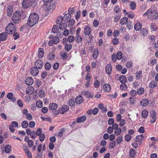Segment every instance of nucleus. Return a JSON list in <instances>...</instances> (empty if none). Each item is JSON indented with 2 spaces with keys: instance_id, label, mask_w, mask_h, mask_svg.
Instances as JSON below:
<instances>
[{
  "instance_id": "nucleus-1",
  "label": "nucleus",
  "mask_w": 158,
  "mask_h": 158,
  "mask_svg": "<svg viewBox=\"0 0 158 158\" xmlns=\"http://www.w3.org/2000/svg\"><path fill=\"white\" fill-rule=\"evenodd\" d=\"M39 19V17L37 14L35 13L31 14L27 22V25L31 27H33L37 23Z\"/></svg>"
},
{
  "instance_id": "nucleus-2",
  "label": "nucleus",
  "mask_w": 158,
  "mask_h": 158,
  "mask_svg": "<svg viewBox=\"0 0 158 158\" xmlns=\"http://www.w3.org/2000/svg\"><path fill=\"white\" fill-rule=\"evenodd\" d=\"M147 15L148 17L152 19H156L158 18V14L157 12L155 10L148 9L143 14L144 15Z\"/></svg>"
},
{
  "instance_id": "nucleus-3",
  "label": "nucleus",
  "mask_w": 158,
  "mask_h": 158,
  "mask_svg": "<svg viewBox=\"0 0 158 158\" xmlns=\"http://www.w3.org/2000/svg\"><path fill=\"white\" fill-rule=\"evenodd\" d=\"M5 30L7 34L10 35L14 33L16 31V28L13 23H10L6 27Z\"/></svg>"
},
{
  "instance_id": "nucleus-4",
  "label": "nucleus",
  "mask_w": 158,
  "mask_h": 158,
  "mask_svg": "<svg viewBox=\"0 0 158 158\" xmlns=\"http://www.w3.org/2000/svg\"><path fill=\"white\" fill-rule=\"evenodd\" d=\"M21 18V15L20 11H16L14 13L12 17V20L15 23H19Z\"/></svg>"
},
{
  "instance_id": "nucleus-5",
  "label": "nucleus",
  "mask_w": 158,
  "mask_h": 158,
  "mask_svg": "<svg viewBox=\"0 0 158 158\" xmlns=\"http://www.w3.org/2000/svg\"><path fill=\"white\" fill-rule=\"evenodd\" d=\"M35 0H23L22 6L24 8H28L34 2Z\"/></svg>"
},
{
  "instance_id": "nucleus-6",
  "label": "nucleus",
  "mask_w": 158,
  "mask_h": 158,
  "mask_svg": "<svg viewBox=\"0 0 158 158\" xmlns=\"http://www.w3.org/2000/svg\"><path fill=\"white\" fill-rule=\"evenodd\" d=\"M59 42V39L57 36H54L52 40L49 41L48 44L49 45L52 46L53 44H57Z\"/></svg>"
},
{
  "instance_id": "nucleus-7",
  "label": "nucleus",
  "mask_w": 158,
  "mask_h": 158,
  "mask_svg": "<svg viewBox=\"0 0 158 158\" xmlns=\"http://www.w3.org/2000/svg\"><path fill=\"white\" fill-rule=\"evenodd\" d=\"M156 112L154 110H152L150 112V114L152 119L151 120V122L152 123H154L156 121Z\"/></svg>"
},
{
  "instance_id": "nucleus-8",
  "label": "nucleus",
  "mask_w": 158,
  "mask_h": 158,
  "mask_svg": "<svg viewBox=\"0 0 158 158\" xmlns=\"http://www.w3.org/2000/svg\"><path fill=\"white\" fill-rule=\"evenodd\" d=\"M35 66L39 69H41L43 66V62L40 60H36L35 62Z\"/></svg>"
},
{
  "instance_id": "nucleus-9",
  "label": "nucleus",
  "mask_w": 158,
  "mask_h": 158,
  "mask_svg": "<svg viewBox=\"0 0 158 158\" xmlns=\"http://www.w3.org/2000/svg\"><path fill=\"white\" fill-rule=\"evenodd\" d=\"M35 67H32L31 69V74L33 76H36L39 73V70Z\"/></svg>"
},
{
  "instance_id": "nucleus-10",
  "label": "nucleus",
  "mask_w": 158,
  "mask_h": 158,
  "mask_svg": "<svg viewBox=\"0 0 158 158\" xmlns=\"http://www.w3.org/2000/svg\"><path fill=\"white\" fill-rule=\"evenodd\" d=\"M69 110V106L67 105H64L61 108V109H60L59 112L62 114H64L65 112Z\"/></svg>"
},
{
  "instance_id": "nucleus-11",
  "label": "nucleus",
  "mask_w": 158,
  "mask_h": 158,
  "mask_svg": "<svg viewBox=\"0 0 158 158\" xmlns=\"http://www.w3.org/2000/svg\"><path fill=\"white\" fill-rule=\"evenodd\" d=\"M33 82V80L31 77H28L25 79L26 84L27 85H31Z\"/></svg>"
},
{
  "instance_id": "nucleus-12",
  "label": "nucleus",
  "mask_w": 158,
  "mask_h": 158,
  "mask_svg": "<svg viewBox=\"0 0 158 158\" xmlns=\"http://www.w3.org/2000/svg\"><path fill=\"white\" fill-rule=\"evenodd\" d=\"M8 35L6 32H3L0 34V40L5 41L7 38Z\"/></svg>"
},
{
  "instance_id": "nucleus-13",
  "label": "nucleus",
  "mask_w": 158,
  "mask_h": 158,
  "mask_svg": "<svg viewBox=\"0 0 158 158\" xmlns=\"http://www.w3.org/2000/svg\"><path fill=\"white\" fill-rule=\"evenodd\" d=\"M91 29L90 27L87 26L84 29V33L85 35H89L91 33Z\"/></svg>"
},
{
  "instance_id": "nucleus-14",
  "label": "nucleus",
  "mask_w": 158,
  "mask_h": 158,
  "mask_svg": "<svg viewBox=\"0 0 158 158\" xmlns=\"http://www.w3.org/2000/svg\"><path fill=\"white\" fill-rule=\"evenodd\" d=\"M34 89L32 86H29L26 89V92L27 94L30 95L34 92Z\"/></svg>"
},
{
  "instance_id": "nucleus-15",
  "label": "nucleus",
  "mask_w": 158,
  "mask_h": 158,
  "mask_svg": "<svg viewBox=\"0 0 158 158\" xmlns=\"http://www.w3.org/2000/svg\"><path fill=\"white\" fill-rule=\"evenodd\" d=\"M104 91L107 92H109L111 89V86L110 85L108 84H105L103 86Z\"/></svg>"
},
{
  "instance_id": "nucleus-16",
  "label": "nucleus",
  "mask_w": 158,
  "mask_h": 158,
  "mask_svg": "<svg viewBox=\"0 0 158 158\" xmlns=\"http://www.w3.org/2000/svg\"><path fill=\"white\" fill-rule=\"evenodd\" d=\"M82 94L85 95L87 98H92L93 97V95L90 94V92L89 91H83L82 92Z\"/></svg>"
},
{
  "instance_id": "nucleus-17",
  "label": "nucleus",
  "mask_w": 158,
  "mask_h": 158,
  "mask_svg": "<svg viewBox=\"0 0 158 158\" xmlns=\"http://www.w3.org/2000/svg\"><path fill=\"white\" fill-rule=\"evenodd\" d=\"M57 107V105L55 103H51L49 106V108L50 110H55Z\"/></svg>"
},
{
  "instance_id": "nucleus-18",
  "label": "nucleus",
  "mask_w": 158,
  "mask_h": 158,
  "mask_svg": "<svg viewBox=\"0 0 158 158\" xmlns=\"http://www.w3.org/2000/svg\"><path fill=\"white\" fill-rule=\"evenodd\" d=\"M149 103L148 101L147 98H144L140 101V103L141 106H146Z\"/></svg>"
},
{
  "instance_id": "nucleus-19",
  "label": "nucleus",
  "mask_w": 158,
  "mask_h": 158,
  "mask_svg": "<svg viewBox=\"0 0 158 158\" xmlns=\"http://www.w3.org/2000/svg\"><path fill=\"white\" fill-rule=\"evenodd\" d=\"M106 71L107 74H110L112 71V66L110 64H108L106 67Z\"/></svg>"
},
{
  "instance_id": "nucleus-20",
  "label": "nucleus",
  "mask_w": 158,
  "mask_h": 158,
  "mask_svg": "<svg viewBox=\"0 0 158 158\" xmlns=\"http://www.w3.org/2000/svg\"><path fill=\"white\" fill-rule=\"evenodd\" d=\"M7 98L8 99L13 102L16 101V98L13 97V94L12 93H8L7 95Z\"/></svg>"
},
{
  "instance_id": "nucleus-21",
  "label": "nucleus",
  "mask_w": 158,
  "mask_h": 158,
  "mask_svg": "<svg viewBox=\"0 0 158 158\" xmlns=\"http://www.w3.org/2000/svg\"><path fill=\"white\" fill-rule=\"evenodd\" d=\"M71 15L70 14H66L64 17V21L66 23H68L70 20Z\"/></svg>"
},
{
  "instance_id": "nucleus-22",
  "label": "nucleus",
  "mask_w": 158,
  "mask_h": 158,
  "mask_svg": "<svg viewBox=\"0 0 158 158\" xmlns=\"http://www.w3.org/2000/svg\"><path fill=\"white\" fill-rule=\"evenodd\" d=\"M83 99L81 96H78L76 98V102L78 104H81L83 101Z\"/></svg>"
},
{
  "instance_id": "nucleus-23",
  "label": "nucleus",
  "mask_w": 158,
  "mask_h": 158,
  "mask_svg": "<svg viewBox=\"0 0 158 158\" xmlns=\"http://www.w3.org/2000/svg\"><path fill=\"white\" fill-rule=\"evenodd\" d=\"M38 55V57L39 58H41L43 57L44 55V50L42 48L39 49Z\"/></svg>"
},
{
  "instance_id": "nucleus-24",
  "label": "nucleus",
  "mask_w": 158,
  "mask_h": 158,
  "mask_svg": "<svg viewBox=\"0 0 158 158\" xmlns=\"http://www.w3.org/2000/svg\"><path fill=\"white\" fill-rule=\"evenodd\" d=\"M13 12V8L10 6H9L7 8V15L8 16H10Z\"/></svg>"
},
{
  "instance_id": "nucleus-25",
  "label": "nucleus",
  "mask_w": 158,
  "mask_h": 158,
  "mask_svg": "<svg viewBox=\"0 0 158 158\" xmlns=\"http://www.w3.org/2000/svg\"><path fill=\"white\" fill-rule=\"evenodd\" d=\"M86 119V117L85 116H82L79 117L77 120V122L78 123H82Z\"/></svg>"
},
{
  "instance_id": "nucleus-26",
  "label": "nucleus",
  "mask_w": 158,
  "mask_h": 158,
  "mask_svg": "<svg viewBox=\"0 0 158 158\" xmlns=\"http://www.w3.org/2000/svg\"><path fill=\"white\" fill-rule=\"evenodd\" d=\"M128 19L126 17H123L121 19L120 23L122 25H125L127 22Z\"/></svg>"
},
{
  "instance_id": "nucleus-27",
  "label": "nucleus",
  "mask_w": 158,
  "mask_h": 158,
  "mask_svg": "<svg viewBox=\"0 0 158 158\" xmlns=\"http://www.w3.org/2000/svg\"><path fill=\"white\" fill-rule=\"evenodd\" d=\"M60 55L62 58V59L64 60H66L68 57L67 53L65 52H61L60 53Z\"/></svg>"
},
{
  "instance_id": "nucleus-28",
  "label": "nucleus",
  "mask_w": 158,
  "mask_h": 158,
  "mask_svg": "<svg viewBox=\"0 0 158 158\" xmlns=\"http://www.w3.org/2000/svg\"><path fill=\"white\" fill-rule=\"evenodd\" d=\"M142 27V24L139 22H138L134 26V28L136 31H139Z\"/></svg>"
},
{
  "instance_id": "nucleus-29",
  "label": "nucleus",
  "mask_w": 158,
  "mask_h": 158,
  "mask_svg": "<svg viewBox=\"0 0 158 158\" xmlns=\"http://www.w3.org/2000/svg\"><path fill=\"white\" fill-rule=\"evenodd\" d=\"M157 85L156 82L154 81H152L149 83V86L151 88H153L156 87Z\"/></svg>"
},
{
  "instance_id": "nucleus-30",
  "label": "nucleus",
  "mask_w": 158,
  "mask_h": 158,
  "mask_svg": "<svg viewBox=\"0 0 158 158\" xmlns=\"http://www.w3.org/2000/svg\"><path fill=\"white\" fill-rule=\"evenodd\" d=\"M119 80L123 83H125L127 81V79L125 76L122 75L119 78Z\"/></svg>"
},
{
  "instance_id": "nucleus-31",
  "label": "nucleus",
  "mask_w": 158,
  "mask_h": 158,
  "mask_svg": "<svg viewBox=\"0 0 158 158\" xmlns=\"http://www.w3.org/2000/svg\"><path fill=\"white\" fill-rule=\"evenodd\" d=\"M144 138L143 135H138L136 136L135 140L136 142H140L142 141Z\"/></svg>"
},
{
  "instance_id": "nucleus-32",
  "label": "nucleus",
  "mask_w": 158,
  "mask_h": 158,
  "mask_svg": "<svg viewBox=\"0 0 158 158\" xmlns=\"http://www.w3.org/2000/svg\"><path fill=\"white\" fill-rule=\"evenodd\" d=\"M72 46L71 44H67L65 46V49L66 51H69L72 49Z\"/></svg>"
},
{
  "instance_id": "nucleus-33",
  "label": "nucleus",
  "mask_w": 158,
  "mask_h": 158,
  "mask_svg": "<svg viewBox=\"0 0 158 158\" xmlns=\"http://www.w3.org/2000/svg\"><path fill=\"white\" fill-rule=\"evenodd\" d=\"M28 125V122L27 121H24L22 123L21 126L23 128H27Z\"/></svg>"
},
{
  "instance_id": "nucleus-34",
  "label": "nucleus",
  "mask_w": 158,
  "mask_h": 158,
  "mask_svg": "<svg viewBox=\"0 0 158 158\" xmlns=\"http://www.w3.org/2000/svg\"><path fill=\"white\" fill-rule=\"evenodd\" d=\"M67 27V24L65 23H63L59 26V28L60 30H64Z\"/></svg>"
},
{
  "instance_id": "nucleus-35",
  "label": "nucleus",
  "mask_w": 158,
  "mask_h": 158,
  "mask_svg": "<svg viewBox=\"0 0 158 158\" xmlns=\"http://www.w3.org/2000/svg\"><path fill=\"white\" fill-rule=\"evenodd\" d=\"M123 140V136L121 135L117 137L116 141L118 144H119L122 142Z\"/></svg>"
},
{
  "instance_id": "nucleus-36",
  "label": "nucleus",
  "mask_w": 158,
  "mask_h": 158,
  "mask_svg": "<svg viewBox=\"0 0 158 158\" xmlns=\"http://www.w3.org/2000/svg\"><path fill=\"white\" fill-rule=\"evenodd\" d=\"M142 73V72L141 71H139L136 73V77L137 79H139L141 78Z\"/></svg>"
},
{
  "instance_id": "nucleus-37",
  "label": "nucleus",
  "mask_w": 158,
  "mask_h": 158,
  "mask_svg": "<svg viewBox=\"0 0 158 158\" xmlns=\"http://www.w3.org/2000/svg\"><path fill=\"white\" fill-rule=\"evenodd\" d=\"M148 112L146 110H143L142 112V116L144 118H146L148 116Z\"/></svg>"
},
{
  "instance_id": "nucleus-38",
  "label": "nucleus",
  "mask_w": 158,
  "mask_h": 158,
  "mask_svg": "<svg viewBox=\"0 0 158 158\" xmlns=\"http://www.w3.org/2000/svg\"><path fill=\"white\" fill-rule=\"evenodd\" d=\"M122 131V130L121 128H119L115 130L114 131V133L116 135H119L120 134Z\"/></svg>"
},
{
  "instance_id": "nucleus-39",
  "label": "nucleus",
  "mask_w": 158,
  "mask_h": 158,
  "mask_svg": "<svg viewBox=\"0 0 158 158\" xmlns=\"http://www.w3.org/2000/svg\"><path fill=\"white\" fill-rule=\"evenodd\" d=\"M75 103L74 100L73 99H70L68 102V105L71 106H75Z\"/></svg>"
},
{
  "instance_id": "nucleus-40",
  "label": "nucleus",
  "mask_w": 158,
  "mask_h": 158,
  "mask_svg": "<svg viewBox=\"0 0 158 158\" xmlns=\"http://www.w3.org/2000/svg\"><path fill=\"white\" fill-rule=\"evenodd\" d=\"M144 89L143 88L140 87L137 90V93L139 95H141L144 92Z\"/></svg>"
},
{
  "instance_id": "nucleus-41",
  "label": "nucleus",
  "mask_w": 158,
  "mask_h": 158,
  "mask_svg": "<svg viewBox=\"0 0 158 158\" xmlns=\"http://www.w3.org/2000/svg\"><path fill=\"white\" fill-rule=\"evenodd\" d=\"M150 27L151 30L153 31H155L157 29L156 25L154 23H152L151 24Z\"/></svg>"
},
{
  "instance_id": "nucleus-42",
  "label": "nucleus",
  "mask_w": 158,
  "mask_h": 158,
  "mask_svg": "<svg viewBox=\"0 0 158 158\" xmlns=\"http://www.w3.org/2000/svg\"><path fill=\"white\" fill-rule=\"evenodd\" d=\"M98 55V49H95L93 54V57L94 58H97Z\"/></svg>"
},
{
  "instance_id": "nucleus-43",
  "label": "nucleus",
  "mask_w": 158,
  "mask_h": 158,
  "mask_svg": "<svg viewBox=\"0 0 158 158\" xmlns=\"http://www.w3.org/2000/svg\"><path fill=\"white\" fill-rule=\"evenodd\" d=\"M130 6L132 10H135L136 6V3L134 2H131L130 4Z\"/></svg>"
},
{
  "instance_id": "nucleus-44",
  "label": "nucleus",
  "mask_w": 158,
  "mask_h": 158,
  "mask_svg": "<svg viewBox=\"0 0 158 158\" xmlns=\"http://www.w3.org/2000/svg\"><path fill=\"white\" fill-rule=\"evenodd\" d=\"M135 154V150L133 149H131L129 151V155L131 157H134Z\"/></svg>"
},
{
  "instance_id": "nucleus-45",
  "label": "nucleus",
  "mask_w": 158,
  "mask_h": 158,
  "mask_svg": "<svg viewBox=\"0 0 158 158\" xmlns=\"http://www.w3.org/2000/svg\"><path fill=\"white\" fill-rule=\"evenodd\" d=\"M11 146L10 145H6L5 148V151L6 153H9L11 151Z\"/></svg>"
},
{
  "instance_id": "nucleus-46",
  "label": "nucleus",
  "mask_w": 158,
  "mask_h": 158,
  "mask_svg": "<svg viewBox=\"0 0 158 158\" xmlns=\"http://www.w3.org/2000/svg\"><path fill=\"white\" fill-rule=\"evenodd\" d=\"M44 66L46 70H49L51 68V65L49 62H47L45 64Z\"/></svg>"
},
{
  "instance_id": "nucleus-47",
  "label": "nucleus",
  "mask_w": 158,
  "mask_h": 158,
  "mask_svg": "<svg viewBox=\"0 0 158 158\" xmlns=\"http://www.w3.org/2000/svg\"><path fill=\"white\" fill-rule=\"evenodd\" d=\"M120 87L122 90H126L127 89V85L125 83L122 84Z\"/></svg>"
},
{
  "instance_id": "nucleus-48",
  "label": "nucleus",
  "mask_w": 158,
  "mask_h": 158,
  "mask_svg": "<svg viewBox=\"0 0 158 158\" xmlns=\"http://www.w3.org/2000/svg\"><path fill=\"white\" fill-rule=\"evenodd\" d=\"M63 20V18L62 16H59L56 21V23L58 24H60Z\"/></svg>"
},
{
  "instance_id": "nucleus-49",
  "label": "nucleus",
  "mask_w": 158,
  "mask_h": 158,
  "mask_svg": "<svg viewBox=\"0 0 158 158\" xmlns=\"http://www.w3.org/2000/svg\"><path fill=\"white\" fill-rule=\"evenodd\" d=\"M116 145V142L114 141L111 142L109 144V147L110 148H113Z\"/></svg>"
},
{
  "instance_id": "nucleus-50",
  "label": "nucleus",
  "mask_w": 158,
  "mask_h": 158,
  "mask_svg": "<svg viewBox=\"0 0 158 158\" xmlns=\"http://www.w3.org/2000/svg\"><path fill=\"white\" fill-rule=\"evenodd\" d=\"M141 32L143 36H146L148 34L147 29L144 28L142 29L141 31Z\"/></svg>"
},
{
  "instance_id": "nucleus-51",
  "label": "nucleus",
  "mask_w": 158,
  "mask_h": 158,
  "mask_svg": "<svg viewBox=\"0 0 158 158\" xmlns=\"http://www.w3.org/2000/svg\"><path fill=\"white\" fill-rule=\"evenodd\" d=\"M27 145L29 148H31L34 143L33 141L32 140H28L27 141Z\"/></svg>"
},
{
  "instance_id": "nucleus-52",
  "label": "nucleus",
  "mask_w": 158,
  "mask_h": 158,
  "mask_svg": "<svg viewBox=\"0 0 158 158\" xmlns=\"http://www.w3.org/2000/svg\"><path fill=\"white\" fill-rule=\"evenodd\" d=\"M122 53L120 52H117L116 57L117 59L119 60L122 58Z\"/></svg>"
},
{
  "instance_id": "nucleus-53",
  "label": "nucleus",
  "mask_w": 158,
  "mask_h": 158,
  "mask_svg": "<svg viewBox=\"0 0 158 158\" xmlns=\"http://www.w3.org/2000/svg\"><path fill=\"white\" fill-rule=\"evenodd\" d=\"M76 42L78 43L81 42L82 41V38L79 35H76Z\"/></svg>"
},
{
  "instance_id": "nucleus-54",
  "label": "nucleus",
  "mask_w": 158,
  "mask_h": 158,
  "mask_svg": "<svg viewBox=\"0 0 158 158\" xmlns=\"http://www.w3.org/2000/svg\"><path fill=\"white\" fill-rule=\"evenodd\" d=\"M74 38L73 35L69 36L67 39V41L69 43L72 42L74 41Z\"/></svg>"
},
{
  "instance_id": "nucleus-55",
  "label": "nucleus",
  "mask_w": 158,
  "mask_h": 158,
  "mask_svg": "<svg viewBox=\"0 0 158 158\" xmlns=\"http://www.w3.org/2000/svg\"><path fill=\"white\" fill-rule=\"evenodd\" d=\"M36 105L39 108H41L43 106V103L40 100L37 101L36 103Z\"/></svg>"
},
{
  "instance_id": "nucleus-56",
  "label": "nucleus",
  "mask_w": 158,
  "mask_h": 158,
  "mask_svg": "<svg viewBox=\"0 0 158 158\" xmlns=\"http://www.w3.org/2000/svg\"><path fill=\"white\" fill-rule=\"evenodd\" d=\"M58 28L56 25L54 26L52 28V31L54 33H56L58 32Z\"/></svg>"
},
{
  "instance_id": "nucleus-57",
  "label": "nucleus",
  "mask_w": 158,
  "mask_h": 158,
  "mask_svg": "<svg viewBox=\"0 0 158 158\" xmlns=\"http://www.w3.org/2000/svg\"><path fill=\"white\" fill-rule=\"evenodd\" d=\"M39 95L41 97H43L45 94V92L43 89H40L39 91Z\"/></svg>"
},
{
  "instance_id": "nucleus-58",
  "label": "nucleus",
  "mask_w": 158,
  "mask_h": 158,
  "mask_svg": "<svg viewBox=\"0 0 158 158\" xmlns=\"http://www.w3.org/2000/svg\"><path fill=\"white\" fill-rule=\"evenodd\" d=\"M29 127L33 128L34 127L35 125V123L33 121L30 122L28 124Z\"/></svg>"
},
{
  "instance_id": "nucleus-59",
  "label": "nucleus",
  "mask_w": 158,
  "mask_h": 158,
  "mask_svg": "<svg viewBox=\"0 0 158 158\" xmlns=\"http://www.w3.org/2000/svg\"><path fill=\"white\" fill-rule=\"evenodd\" d=\"M39 136V139L40 141L43 142L44 141L45 138V135L43 134H42Z\"/></svg>"
},
{
  "instance_id": "nucleus-60",
  "label": "nucleus",
  "mask_w": 158,
  "mask_h": 158,
  "mask_svg": "<svg viewBox=\"0 0 158 158\" xmlns=\"http://www.w3.org/2000/svg\"><path fill=\"white\" fill-rule=\"evenodd\" d=\"M131 138V136L129 135H127L125 137V139L126 141H129L130 140Z\"/></svg>"
},
{
  "instance_id": "nucleus-61",
  "label": "nucleus",
  "mask_w": 158,
  "mask_h": 158,
  "mask_svg": "<svg viewBox=\"0 0 158 158\" xmlns=\"http://www.w3.org/2000/svg\"><path fill=\"white\" fill-rule=\"evenodd\" d=\"M99 24V22L97 20H94L93 22V25L94 27H98Z\"/></svg>"
},
{
  "instance_id": "nucleus-62",
  "label": "nucleus",
  "mask_w": 158,
  "mask_h": 158,
  "mask_svg": "<svg viewBox=\"0 0 158 158\" xmlns=\"http://www.w3.org/2000/svg\"><path fill=\"white\" fill-rule=\"evenodd\" d=\"M113 131V129L112 127H109L107 129V132L109 134L112 133Z\"/></svg>"
},
{
  "instance_id": "nucleus-63",
  "label": "nucleus",
  "mask_w": 158,
  "mask_h": 158,
  "mask_svg": "<svg viewBox=\"0 0 158 158\" xmlns=\"http://www.w3.org/2000/svg\"><path fill=\"white\" fill-rule=\"evenodd\" d=\"M112 43L114 45H117L118 43V39L117 38H114L113 39Z\"/></svg>"
},
{
  "instance_id": "nucleus-64",
  "label": "nucleus",
  "mask_w": 158,
  "mask_h": 158,
  "mask_svg": "<svg viewBox=\"0 0 158 158\" xmlns=\"http://www.w3.org/2000/svg\"><path fill=\"white\" fill-rule=\"evenodd\" d=\"M119 34V32L118 30H115L113 32V35L114 37H117Z\"/></svg>"
}]
</instances>
